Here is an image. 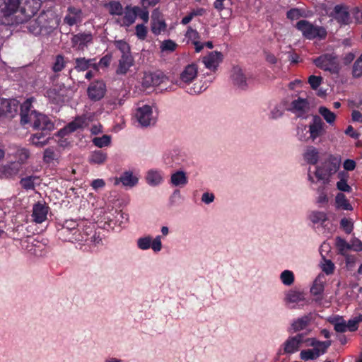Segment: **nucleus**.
Listing matches in <instances>:
<instances>
[{
  "label": "nucleus",
  "instance_id": "1",
  "mask_svg": "<svg viewBox=\"0 0 362 362\" xmlns=\"http://www.w3.org/2000/svg\"><path fill=\"white\" fill-rule=\"evenodd\" d=\"M33 98L26 100L21 106V117L23 124H30L35 129L51 131L54 123L43 114L30 110Z\"/></svg>",
  "mask_w": 362,
  "mask_h": 362
},
{
  "label": "nucleus",
  "instance_id": "2",
  "mask_svg": "<svg viewBox=\"0 0 362 362\" xmlns=\"http://www.w3.org/2000/svg\"><path fill=\"white\" fill-rule=\"evenodd\" d=\"M326 132L325 124L318 115H314L308 126L301 124L296 128V137L298 141L315 142L317 138L322 136Z\"/></svg>",
  "mask_w": 362,
  "mask_h": 362
},
{
  "label": "nucleus",
  "instance_id": "3",
  "mask_svg": "<svg viewBox=\"0 0 362 362\" xmlns=\"http://www.w3.org/2000/svg\"><path fill=\"white\" fill-rule=\"evenodd\" d=\"M59 238L63 241L82 242L88 238V233L78 228V224L73 220H66L57 230Z\"/></svg>",
  "mask_w": 362,
  "mask_h": 362
},
{
  "label": "nucleus",
  "instance_id": "4",
  "mask_svg": "<svg viewBox=\"0 0 362 362\" xmlns=\"http://www.w3.org/2000/svg\"><path fill=\"white\" fill-rule=\"evenodd\" d=\"M340 162L337 158L329 156L321 165L316 166L314 174L317 180H322L327 184L329 177L335 174L339 168Z\"/></svg>",
  "mask_w": 362,
  "mask_h": 362
},
{
  "label": "nucleus",
  "instance_id": "5",
  "mask_svg": "<svg viewBox=\"0 0 362 362\" xmlns=\"http://www.w3.org/2000/svg\"><path fill=\"white\" fill-rule=\"evenodd\" d=\"M72 95L73 90L71 88L64 84H57L47 90L45 95L50 103L61 105L71 98Z\"/></svg>",
  "mask_w": 362,
  "mask_h": 362
},
{
  "label": "nucleus",
  "instance_id": "6",
  "mask_svg": "<svg viewBox=\"0 0 362 362\" xmlns=\"http://www.w3.org/2000/svg\"><path fill=\"white\" fill-rule=\"evenodd\" d=\"M296 28L302 33L304 37L308 40L325 39L327 36V31L323 27L314 25L306 20L299 21Z\"/></svg>",
  "mask_w": 362,
  "mask_h": 362
},
{
  "label": "nucleus",
  "instance_id": "7",
  "mask_svg": "<svg viewBox=\"0 0 362 362\" xmlns=\"http://www.w3.org/2000/svg\"><path fill=\"white\" fill-rule=\"evenodd\" d=\"M95 114L89 112L81 116L76 117L75 119L69 123L64 129H61L59 134L64 136L66 134L74 132L78 129H83L86 127L90 122H93Z\"/></svg>",
  "mask_w": 362,
  "mask_h": 362
},
{
  "label": "nucleus",
  "instance_id": "8",
  "mask_svg": "<svg viewBox=\"0 0 362 362\" xmlns=\"http://www.w3.org/2000/svg\"><path fill=\"white\" fill-rule=\"evenodd\" d=\"M287 110L294 114L297 117L305 119L310 111V104L306 98L299 97L292 100L287 107Z\"/></svg>",
  "mask_w": 362,
  "mask_h": 362
},
{
  "label": "nucleus",
  "instance_id": "9",
  "mask_svg": "<svg viewBox=\"0 0 362 362\" xmlns=\"http://www.w3.org/2000/svg\"><path fill=\"white\" fill-rule=\"evenodd\" d=\"M135 117L142 127L153 125L156 122V116L150 105H143L136 109Z\"/></svg>",
  "mask_w": 362,
  "mask_h": 362
},
{
  "label": "nucleus",
  "instance_id": "10",
  "mask_svg": "<svg viewBox=\"0 0 362 362\" xmlns=\"http://www.w3.org/2000/svg\"><path fill=\"white\" fill-rule=\"evenodd\" d=\"M27 28L29 32L35 35H47L53 30L52 26L47 25L44 16L30 21Z\"/></svg>",
  "mask_w": 362,
  "mask_h": 362
},
{
  "label": "nucleus",
  "instance_id": "11",
  "mask_svg": "<svg viewBox=\"0 0 362 362\" xmlns=\"http://www.w3.org/2000/svg\"><path fill=\"white\" fill-rule=\"evenodd\" d=\"M314 63L317 67L325 71H329L332 74H336L338 72V61L337 57L333 54H323L314 59Z\"/></svg>",
  "mask_w": 362,
  "mask_h": 362
},
{
  "label": "nucleus",
  "instance_id": "12",
  "mask_svg": "<svg viewBox=\"0 0 362 362\" xmlns=\"http://www.w3.org/2000/svg\"><path fill=\"white\" fill-rule=\"evenodd\" d=\"M303 334H298L295 336L289 337L281 345L279 350L281 353L283 351L284 354H292L297 352L301 344L306 341Z\"/></svg>",
  "mask_w": 362,
  "mask_h": 362
},
{
  "label": "nucleus",
  "instance_id": "13",
  "mask_svg": "<svg viewBox=\"0 0 362 362\" xmlns=\"http://www.w3.org/2000/svg\"><path fill=\"white\" fill-rule=\"evenodd\" d=\"M23 1L28 0H0V21L21 9Z\"/></svg>",
  "mask_w": 362,
  "mask_h": 362
},
{
  "label": "nucleus",
  "instance_id": "14",
  "mask_svg": "<svg viewBox=\"0 0 362 362\" xmlns=\"http://www.w3.org/2000/svg\"><path fill=\"white\" fill-rule=\"evenodd\" d=\"M198 76V66L192 63L185 66L180 74L179 86L184 87L194 81Z\"/></svg>",
  "mask_w": 362,
  "mask_h": 362
},
{
  "label": "nucleus",
  "instance_id": "15",
  "mask_svg": "<svg viewBox=\"0 0 362 362\" xmlns=\"http://www.w3.org/2000/svg\"><path fill=\"white\" fill-rule=\"evenodd\" d=\"M83 18L84 13L81 8L74 6H69L64 18V23L69 26H73L81 23Z\"/></svg>",
  "mask_w": 362,
  "mask_h": 362
},
{
  "label": "nucleus",
  "instance_id": "16",
  "mask_svg": "<svg viewBox=\"0 0 362 362\" xmlns=\"http://www.w3.org/2000/svg\"><path fill=\"white\" fill-rule=\"evenodd\" d=\"M87 93L91 100L98 101L105 96L106 86L102 81H93L88 86Z\"/></svg>",
  "mask_w": 362,
  "mask_h": 362
},
{
  "label": "nucleus",
  "instance_id": "17",
  "mask_svg": "<svg viewBox=\"0 0 362 362\" xmlns=\"http://www.w3.org/2000/svg\"><path fill=\"white\" fill-rule=\"evenodd\" d=\"M144 180L146 183L150 187H158L164 182V173L160 169L151 168L146 171Z\"/></svg>",
  "mask_w": 362,
  "mask_h": 362
},
{
  "label": "nucleus",
  "instance_id": "18",
  "mask_svg": "<svg viewBox=\"0 0 362 362\" xmlns=\"http://www.w3.org/2000/svg\"><path fill=\"white\" fill-rule=\"evenodd\" d=\"M92 42L93 35L90 33H78L74 35L71 39L72 47L78 50H83Z\"/></svg>",
  "mask_w": 362,
  "mask_h": 362
},
{
  "label": "nucleus",
  "instance_id": "19",
  "mask_svg": "<svg viewBox=\"0 0 362 362\" xmlns=\"http://www.w3.org/2000/svg\"><path fill=\"white\" fill-rule=\"evenodd\" d=\"M49 206L44 202H38L33 206L32 218L36 223H42L47 217Z\"/></svg>",
  "mask_w": 362,
  "mask_h": 362
},
{
  "label": "nucleus",
  "instance_id": "20",
  "mask_svg": "<svg viewBox=\"0 0 362 362\" xmlns=\"http://www.w3.org/2000/svg\"><path fill=\"white\" fill-rule=\"evenodd\" d=\"M334 20L341 25H347L350 23V15L346 6L344 5H336L333 11L330 13Z\"/></svg>",
  "mask_w": 362,
  "mask_h": 362
},
{
  "label": "nucleus",
  "instance_id": "21",
  "mask_svg": "<svg viewBox=\"0 0 362 362\" xmlns=\"http://www.w3.org/2000/svg\"><path fill=\"white\" fill-rule=\"evenodd\" d=\"M223 60V54L219 52H211L202 58V62L206 69L215 71Z\"/></svg>",
  "mask_w": 362,
  "mask_h": 362
},
{
  "label": "nucleus",
  "instance_id": "22",
  "mask_svg": "<svg viewBox=\"0 0 362 362\" xmlns=\"http://www.w3.org/2000/svg\"><path fill=\"white\" fill-rule=\"evenodd\" d=\"M327 282L326 275L321 273L314 280L313 286L310 288L312 295L316 296V300L322 299V294L325 289V285Z\"/></svg>",
  "mask_w": 362,
  "mask_h": 362
},
{
  "label": "nucleus",
  "instance_id": "23",
  "mask_svg": "<svg viewBox=\"0 0 362 362\" xmlns=\"http://www.w3.org/2000/svg\"><path fill=\"white\" fill-rule=\"evenodd\" d=\"M165 76L162 73H144L142 78V86L144 88L156 86L164 81Z\"/></svg>",
  "mask_w": 362,
  "mask_h": 362
},
{
  "label": "nucleus",
  "instance_id": "24",
  "mask_svg": "<svg viewBox=\"0 0 362 362\" xmlns=\"http://www.w3.org/2000/svg\"><path fill=\"white\" fill-rule=\"evenodd\" d=\"M21 170L19 164L10 162L0 165V179H11L16 176Z\"/></svg>",
  "mask_w": 362,
  "mask_h": 362
},
{
  "label": "nucleus",
  "instance_id": "25",
  "mask_svg": "<svg viewBox=\"0 0 362 362\" xmlns=\"http://www.w3.org/2000/svg\"><path fill=\"white\" fill-rule=\"evenodd\" d=\"M122 183L124 187H133L139 182V177L131 170H127L122 173L119 178H115V185Z\"/></svg>",
  "mask_w": 362,
  "mask_h": 362
},
{
  "label": "nucleus",
  "instance_id": "26",
  "mask_svg": "<svg viewBox=\"0 0 362 362\" xmlns=\"http://www.w3.org/2000/svg\"><path fill=\"white\" fill-rule=\"evenodd\" d=\"M305 299V294L303 292L291 289L285 293L284 302L286 305L290 308H295V304L303 301Z\"/></svg>",
  "mask_w": 362,
  "mask_h": 362
},
{
  "label": "nucleus",
  "instance_id": "27",
  "mask_svg": "<svg viewBox=\"0 0 362 362\" xmlns=\"http://www.w3.org/2000/svg\"><path fill=\"white\" fill-rule=\"evenodd\" d=\"M140 8L138 6H127L124 9V18L122 19V26L129 27L135 22Z\"/></svg>",
  "mask_w": 362,
  "mask_h": 362
},
{
  "label": "nucleus",
  "instance_id": "28",
  "mask_svg": "<svg viewBox=\"0 0 362 362\" xmlns=\"http://www.w3.org/2000/svg\"><path fill=\"white\" fill-rule=\"evenodd\" d=\"M232 81L233 84L240 89H245L247 87V76L243 70L240 67H234L232 72Z\"/></svg>",
  "mask_w": 362,
  "mask_h": 362
},
{
  "label": "nucleus",
  "instance_id": "29",
  "mask_svg": "<svg viewBox=\"0 0 362 362\" xmlns=\"http://www.w3.org/2000/svg\"><path fill=\"white\" fill-rule=\"evenodd\" d=\"M188 182L187 174L183 170H177L172 173L170 178V184L173 187H185Z\"/></svg>",
  "mask_w": 362,
  "mask_h": 362
},
{
  "label": "nucleus",
  "instance_id": "30",
  "mask_svg": "<svg viewBox=\"0 0 362 362\" xmlns=\"http://www.w3.org/2000/svg\"><path fill=\"white\" fill-rule=\"evenodd\" d=\"M166 29V24L160 18L159 13L154 11L152 13L151 31L155 35H160Z\"/></svg>",
  "mask_w": 362,
  "mask_h": 362
},
{
  "label": "nucleus",
  "instance_id": "31",
  "mask_svg": "<svg viewBox=\"0 0 362 362\" xmlns=\"http://www.w3.org/2000/svg\"><path fill=\"white\" fill-rule=\"evenodd\" d=\"M308 341H310V344L313 346V349L311 350L315 356V358L325 354L327 348L331 345L330 341H320L315 339H310Z\"/></svg>",
  "mask_w": 362,
  "mask_h": 362
},
{
  "label": "nucleus",
  "instance_id": "32",
  "mask_svg": "<svg viewBox=\"0 0 362 362\" xmlns=\"http://www.w3.org/2000/svg\"><path fill=\"white\" fill-rule=\"evenodd\" d=\"M17 106V101L15 100L0 98V116L16 112Z\"/></svg>",
  "mask_w": 362,
  "mask_h": 362
},
{
  "label": "nucleus",
  "instance_id": "33",
  "mask_svg": "<svg viewBox=\"0 0 362 362\" xmlns=\"http://www.w3.org/2000/svg\"><path fill=\"white\" fill-rule=\"evenodd\" d=\"M14 152L12 153L13 156L17 159L16 163L19 164V166L25 164L30 157L29 151L23 147L13 146ZM21 168V167H20Z\"/></svg>",
  "mask_w": 362,
  "mask_h": 362
},
{
  "label": "nucleus",
  "instance_id": "34",
  "mask_svg": "<svg viewBox=\"0 0 362 362\" xmlns=\"http://www.w3.org/2000/svg\"><path fill=\"white\" fill-rule=\"evenodd\" d=\"M320 153L317 148L309 146H307L304 153L303 158L309 164L315 165L319 160Z\"/></svg>",
  "mask_w": 362,
  "mask_h": 362
},
{
  "label": "nucleus",
  "instance_id": "35",
  "mask_svg": "<svg viewBox=\"0 0 362 362\" xmlns=\"http://www.w3.org/2000/svg\"><path fill=\"white\" fill-rule=\"evenodd\" d=\"M134 59L131 54L122 55L121 59L119 60V66L117 69V73L119 74H126L129 68L133 65Z\"/></svg>",
  "mask_w": 362,
  "mask_h": 362
},
{
  "label": "nucleus",
  "instance_id": "36",
  "mask_svg": "<svg viewBox=\"0 0 362 362\" xmlns=\"http://www.w3.org/2000/svg\"><path fill=\"white\" fill-rule=\"evenodd\" d=\"M107 159L106 152L101 150L92 151L88 156V162L92 165H103Z\"/></svg>",
  "mask_w": 362,
  "mask_h": 362
},
{
  "label": "nucleus",
  "instance_id": "37",
  "mask_svg": "<svg viewBox=\"0 0 362 362\" xmlns=\"http://www.w3.org/2000/svg\"><path fill=\"white\" fill-rule=\"evenodd\" d=\"M310 322L309 315H304L295 320L291 324V328L293 332H299L305 329Z\"/></svg>",
  "mask_w": 362,
  "mask_h": 362
},
{
  "label": "nucleus",
  "instance_id": "38",
  "mask_svg": "<svg viewBox=\"0 0 362 362\" xmlns=\"http://www.w3.org/2000/svg\"><path fill=\"white\" fill-rule=\"evenodd\" d=\"M318 112L328 124L330 126H333L334 124L337 116L329 109L325 106H320L318 108Z\"/></svg>",
  "mask_w": 362,
  "mask_h": 362
},
{
  "label": "nucleus",
  "instance_id": "39",
  "mask_svg": "<svg viewBox=\"0 0 362 362\" xmlns=\"http://www.w3.org/2000/svg\"><path fill=\"white\" fill-rule=\"evenodd\" d=\"M308 219L314 224L322 225L327 221L328 217L324 211H312L308 215Z\"/></svg>",
  "mask_w": 362,
  "mask_h": 362
},
{
  "label": "nucleus",
  "instance_id": "40",
  "mask_svg": "<svg viewBox=\"0 0 362 362\" xmlns=\"http://www.w3.org/2000/svg\"><path fill=\"white\" fill-rule=\"evenodd\" d=\"M105 7L108 10L110 15L122 16L124 12L122 5L119 1H112L105 4Z\"/></svg>",
  "mask_w": 362,
  "mask_h": 362
},
{
  "label": "nucleus",
  "instance_id": "41",
  "mask_svg": "<svg viewBox=\"0 0 362 362\" xmlns=\"http://www.w3.org/2000/svg\"><path fill=\"white\" fill-rule=\"evenodd\" d=\"M93 59L77 58L76 59L75 69L78 71L88 70L91 66L95 65Z\"/></svg>",
  "mask_w": 362,
  "mask_h": 362
},
{
  "label": "nucleus",
  "instance_id": "42",
  "mask_svg": "<svg viewBox=\"0 0 362 362\" xmlns=\"http://www.w3.org/2000/svg\"><path fill=\"white\" fill-rule=\"evenodd\" d=\"M337 208L343 210H352V206L346 199V196L342 193H338L335 197Z\"/></svg>",
  "mask_w": 362,
  "mask_h": 362
},
{
  "label": "nucleus",
  "instance_id": "43",
  "mask_svg": "<svg viewBox=\"0 0 362 362\" xmlns=\"http://www.w3.org/2000/svg\"><path fill=\"white\" fill-rule=\"evenodd\" d=\"M279 279L284 286H290L294 283L295 276L292 271L286 269L280 274Z\"/></svg>",
  "mask_w": 362,
  "mask_h": 362
},
{
  "label": "nucleus",
  "instance_id": "44",
  "mask_svg": "<svg viewBox=\"0 0 362 362\" xmlns=\"http://www.w3.org/2000/svg\"><path fill=\"white\" fill-rule=\"evenodd\" d=\"M93 144L98 147L103 148L109 146L111 144V136L107 134L103 135L100 137H95L92 140Z\"/></svg>",
  "mask_w": 362,
  "mask_h": 362
},
{
  "label": "nucleus",
  "instance_id": "45",
  "mask_svg": "<svg viewBox=\"0 0 362 362\" xmlns=\"http://www.w3.org/2000/svg\"><path fill=\"white\" fill-rule=\"evenodd\" d=\"M332 323L333 324V325L334 327V329L337 332H345L348 330L347 326H346V322L343 319L342 317H335L332 321Z\"/></svg>",
  "mask_w": 362,
  "mask_h": 362
},
{
  "label": "nucleus",
  "instance_id": "46",
  "mask_svg": "<svg viewBox=\"0 0 362 362\" xmlns=\"http://www.w3.org/2000/svg\"><path fill=\"white\" fill-rule=\"evenodd\" d=\"M37 180V177L35 176H28L22 178L20 181L21 187L27 190L34 189L35 181Z\"/></svg>",
  "mask_w": 362,
  "mask_h": 362
},
{
  "label": "nucleus",
  "instance_id": "47",
  "mask_svg": "<svg viewBox=\"0 0 362 362\" xmlns=\"http://www.w3.org/2000/svg\"><path fill=\"white\" fill-rule=\"evenodd\" d=\"M151 236H143L137 239L136 245L141 250H147L151 247Z\"/></svg>",
  "mask_w": 362,
  "mask_h": 362
},
{
  "label": "nucleus",
  "instance_id": "48",
  "mask_svg": "<svg viewBox=\"0 0 362 362\" xmlns=\"http://www.w3.org/2000/svg\"><path fill=\"white\" fill-rule=\"evenodd\" d=\"M284 112V107L281 105H276L271 110L269 118L271 119H278L283 116Z\"/></svg>",
  "mask_w": 362,
  "mask_h": 362
},
{
  "label": "nucleus",
  "instance_id": "49",
  "mask_svg": "<svg viewBox=\"0 0 362 362\" xmlns=\"http://www.w3.org/2000/svg\"><path fill=\"white\" fill-rule=\"evenodd\" d=\"M115 47L122 52V55L130 54L129 45L123 40H117L115 42Z\"/></svg>",
  "mask_w": 362,
  "mask_h": 362
},
{
  "label": "nucleus",
  "instance_id": "50",
  "mask_svg": "<svg viewBox=\"0 0 362 362\" xmlns=\"http://www.w3.org/2000/svg\"><path fill=\"white\" fill-rule=\"evenodd\" d=\"M352 72L354 77L358 78L362 76V54L354 62Z\"/></svg>",
  "mask_w": 362,
  "mask_h": 362
},
{
  "label": "nucleus",
  "instance_id": "51",
  "mask_svg": "<svg viewBox=\"0 0 362 362\" xmlns=\"http://www.w3.org/2000/svg\"><path fill=\"white\" fill-rule=\"evenodd\" d=\"M124 100L123 98H112L106 103V105L110 110L117 109L118 107L122 106L124 104Z\"/></svg>",
  "mask_w": 362,
  "mask_h": 362
},
{
  "label": "nucleus",
  "instance_id": "52",
  "mask_svg": "<svg viewBox=\"0 0 362 362\" xmlns=\"http://www.w3.org/2000/svg\"><path fill=\"white\" fill-rule=\"evenodd\" d=\"M161 235H157L155 238H151V247L153 252H158L162 250Z\"/></svg>",
  "mask_w": 362,
  "mask_h": 362
},
{
  "label": "nucleus",
  "instance_id": "53",
  "mask_svg": "<svg viewBox=\"0 0 362 362\" xmlns=\"http://www.w3.org/2000/svg\"><path fill=\"white\" fill-rule=\"evenodd\" d=\"M177 47V45L175 42H174L173 40H164L161 45H160V49L163 52H173Z\"/></svg>",
  "mask_w": 362,
  "mask_h": 362
},
{
  "label": "nucleus",
  "instance_id": "54",
  "mask_svg": "<svg viewBox=\"0 0 362 362\" xmlns=\"http://www.w3.org/2000/svg\"><path fill=\"white\" fill-rule=\"evenodd\" d=\"M136 35L139 40H144L147 35V28L143 24H138L136 28Z\"/></svg>",
  "mask_w": 362,
  "mask_h": 362
},
{
  "label": "nucleus",
  "instance_id": "55",
  "mask_svg": "<svg viewBox=\"0 0 362 362\" xmlns=\"http://www.w3.org/2000/svg\"><path fill=\"white\" fill-rule=\"evenodd\" d=\"M287 18L291 20H297L303 16V12L299 8H292L287 12Z\"/></svg>",
  "mask_w": 362,
  "mask_h": 362
},
{
  "label": "nucleus",
  "instance_id": "56",
  "mask_svg": "<svg viewBox=\"0 0 362 362\" xmlns=\"http://www.w3.org/2000/svg\"><path fill=\"white\" fill-rule=\"evenodd\" d=\"M322 269L327 275H329L333 273L334 265L331 260L324 259V262L322 264Z\"/></svg>",
  "mask_w": 362,
  "mask_h": 362
},
{
  "label": "nucleus",
  "instance_id": "57",
  "mask_svg": "<svg viewBox=\"0 0 362 362\" xmlns=\"http://www.w3.org/2000/svg\"><path fill=\"white\" fill-rule=\"evenodd\" d=\"M64 67V59L62 56H57L53 65V71L54 72L61 71Z\"/></svg>",
  "mask_w": 362,
  "mask_h": 362
},
{
  "label": "nucleus",
  "instance_id": "58",
  "mask_svg": "<svg viewBox=\"0 0 362 362\" xmlns=\"http://www.w3.org/2000/svg\"><path fill=\"white\" fill-rule=\"evenodd\" d=\"M336 245L341 252L350 250L349 243L340 237L336 238Z\"/></svg>",
  "mask_w": 362,
  "mask_h": 362
},
{
  "label": "nucleus",
  "instance_id": "59",
  "mask_svg": "<svg viewBox=\"0 0 362 362\" xmlns=\"http://www.w3.org/2000/svg\"><path fill=\"white\" fill-rule=\"evenodd\" d=\"M340 224L346 233L349 234L352 232L354 226L350 220L347 218H342L340 221Z\"/></svg>",
  "mask_w": 362,
  "mask_h": 362
},
{
  "label": "nucleus",
  "instance_id": "60",
  "mask_svg": "<svg viewBox=\"0 0 362 362\" xmlns=\"http://www.w3.org/2000/svg\"><path fill=\"white\" fill-rule=\"evenodd\" d=\"M337 187L339 190L346 192H350L351 191V187L347 184L346 180L343 177L337 182Z\"/></svg>",
  "mask_w": 362,
  "mask_h": 362
},
{
  "label": "nucleus",
  "instance_id": "61",
  "mask_svg": "<svg viewBox=\"0 0 362 362\" xmlns=\"http://www.w3.org/2000/svg\"><path fill=\"white\" fill-rule=\"evenodd\" d=\"M322 78L320 76H310L308 78V82L313 89H317L322 82Z\"/></svg>",
  "mask_w": 362,
  "mask_h": 362
},
{
  "label": "nucleus",
  "instance_id": "62",
  "mask_svg": "<svg viewBox=\"0 0 362 362\" xmlns=\"http://www.w3.org/2000/svg\"><path fill=\"white\" fill-rule=\"evenodd\" d=\"M350 250H353L356 252L362 250V242L357 239L353 238L349 243Z\"/></svg>",
  "mask_w": 362,
  "mask_h": 362
},
{
  "label": "nucleus",
  "instance_id": "63",
  "mask_svg": "<svg viewBox=\"0 0 362 362\" xmlns=\"http://www.w3.org/2000/svg\"><path fill=\"white\" fill-rule=\"evenodd\" d=\"M300 356L301 359L305 361L316 359L315 356L311 349L301 351Z\"/></svg>",
  "mask_w": 362,
  "mask_h": 362
},
{
  "label": "nucleus",
  "instance_id": "64",
  "mask_svg": "<svg viewBox=\"0 0 362 362\" xmlns=\"http://www.w3.org/2000/svg\"><path fill=\"white\" fill-rule=\"evenodd\" d=\"M186 37H188L189 40H192V42H194V41L198 40V39L199 38V35L196 30L192 28L191 27H189L186 33Z\"/></svg>",
  "mask_w": 362,
  "mask_h": 362
}]
</instances>
